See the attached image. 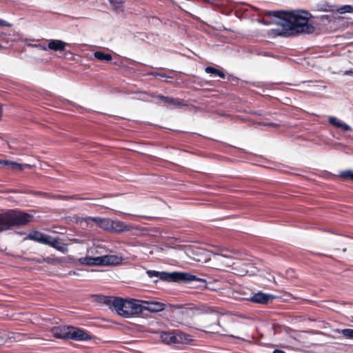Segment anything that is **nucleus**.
Segmentation results:
<instances>
[{"instance_id": "obj_1", "label": "nucleus", "mask_w": 353, "mask_h": 353, "mask_svg": "<svg viewBox=\"0 0 353 353\" xmlns=\"http://www.w3.org/2000/svg\"><path fill=\"white\" fill-rule=\"evenodd\" d=\"M267 15L283 19L285 28L298 33L311 34L314 31V27L308 23L314 17L307 10L268 11Z\"/></svg>"}, {"instance_id": "obj_2", "label": "nucleus", "mask_w": 353, "mask_h": 353, "mask_svg": "<svg viewBox=\"0 0 353 353\" xmlns=\"http://www.w3.org/2000/svg\"><path fill=\"white\" fill-rule=\"evenodd\" d=\"M33 216L20 211L10 210L0 214V231L7 230L14 226H23L30 223Z\"/></svg>"}, {"instance_id": "obj_3", "label": "nucleus", "mask_w": 353, "mask_h": 353, "mask_svg": "<svg viewBox=\"0 0 353 353\" xmlns=\"http://www.w3.org/2000/svg\"><path fill=\"white\" fill-rule=\"evenodd\" d=\"M112 306L119 315L125 318L143 312V305L138 300L115 299Z\"/></svg>"}, {"instance_id": "obj_4", "label": "nucleus", "mask_w": 353, "mask_h": 353, "mask_svg": "<svg viewBox=\"0 0 353 353\" xmlns=\"http://www.w3.org/2000/svg\"><path fill=\"white\" fill-rule=\"evenodd\" d=\"M159 279L168 282H179L184 283L199 280L195 275L182 272H160Z\"/></svg>"}, {"instance_id": "obj_5", "label": "nucleus", "mask_w": 353, "mask_h": 353, "mask_svg": "<svg viewBox=\"0 0 353 353\" xmlns=\"http://www.w3.org/2000/svg\"><path fill=\"white\" fill-rule=\"evenodd\" d=\"M162 341L167 345L189 343L192 341V336L180 330L162 332L160 334Z\"/></svg>"}, {"instance_id": "obj_6", "label": "nucleus", "mask_w": 353, "mask_h": 353, "mask_svg": "<svg viewBox=\"0 0 353 353\" xmlns=\"http://www.w3.org/2000/svg\"><path fill=\"white\" fill-rule=\"evenodd\" d=\"M79 262L83 265L90 266H105L119 263V259L115 255H104L96 257L85 256L79 259Z\"/></svg>"}, {"instance_id": "obj_7", "label": "nucleus", "mask_w": 353, "mask_h": 353, "mask_svg": "<svg viewBox=\"0 0 353 353\" xmlns=\"http://www.w3.org/2000/svg\"><path fill=\"white\" fill-rule=\"evenodd\" d=\"M92 339V336L83 330L70 326L68 339H72L78 341H88Z\"/></svg>"}, {"instance_id": "obj_8", "label": "nucleus", "mask_w": 353, "mask_h": 353, "mask_svg": "<svg viewBox=\"0 0 353 353\" xmlns=\"http://www.w3.org/2000/svg\"><path fill=\"white\" fill-rule=\"evenodd\" d=\"M70 326H57L51 328V333L57 339H68Z\"/></svg>"}, {"instance_id": "obj_9", "label": "nucleus", "mask_w": 353, "mask_h": 353, "mask_svg": "<svg viewBox=\"0 0 353 353\" xmlns=\"http://www.w3.org/2000/svg\"><path fill=\"white\" fill-rule=\"evenodd\" d=\"M274 299V296L270 294L259 292L251 296L250 300L253 303L266 304L270 301H272Z\"/></svg>"}, {"instance_id": "obj_10", "label": "nucleus", "mask_w": 353, "mask_h": 353, "mask_svg": "<svg viewBox=\"0 0 353 353\" xmlns=\"http://www.w3.org/2000/svg\"><path fill=\"white\" fill-rule=\"evenodd\" d=\"M68 46V43L58 39H51L49 40L48 44L47 46V50H51L56 52H62L65 50V47Z\"/></svg>"}, {"instance_id": "obj_11", "label": "nucleus", "mask_w": 353, "mask_h": 353, "mask_svg": "<svg viewBox=\"0 0 353 353\" xmlns=\"http://www.w3.org/2000/svg\"><path fill=\"white\" fill-rule=\"evenodd\" d=\"M144 303L145 305H143V311L145 310L152 312H157L165 309V304L159 302H145Z\"/></svg>"}, {"instance_id": "obj_12", "label": "nucleus", "mask_w": 353, "mask_h": 353, "mask_svg": "<svg viewBox=\"0 0 353 353\" xmlns=\"http://www.w3.org/2000/svg\"><path fill=\"white\" fill-rule=\"evenodd\" d=\"M49 235H46L39 231H32L29 233L28 239L45 244L48 243Z\"/></svg>"}, {"instance_id": "obj_13", "label": "nucleus", "mask_w": 353, "mask_h": 353, "mask_svg": "<svg viewBox=\"0 0 353 353\" xmlns=\"http://www.w3.org/2000/svg\"><path fill=\"white\" fill-rule=\"evenodd\" d=\"M328 122L330 125L336 127L338 128H341L342 130L347 132V131H351L352 128L347 125L345 123L342 122L339 119H338L335 117H329L328 118Z\"/></svg>"}, {"instance_id": "obj_14", "label": "nucleus", "mask_w": 353, "mask_h": 353, "mask_svg": "<svg viewBox=\"0 0 353 353\" xmlns=\"http://www.w3.org/2000/svg\"><path fill=\"white\" fill-rule=\"evenodd\" d=\"M46 245H49L61 252H65L67 251L65 245L61 243L58 238H54L49 236L48 243H46Z\"/></svg>"}, {"instance_id": "obj_15", "label": "nucleus", "mask_w": 353, "mask_h": 353, "mask_svg": "<svg viewBox=\"0 0 353 353\" xmlns=\"http://www.w3.org/2000/svg\"><path fill=\"white\" fill-rule=\"evenodd\" d=\"M111 230L114 231L116 232H121L124 231L130 230V227L127 225L124 222L119 221V220H112Z\"/></svg>"}, {"instance_id": "obj_16", "label": "nucleus", "mask_w": 353, "mask_h": 353, "mask_svg": "<svg viewBox=\"0 0 353 353\" xmlns=\"http://www.w3.org/2000/svg\"><path fill=\"white\" fill-rule=\"evenodd\" d=\"M152 97L159 99V102L162 103H170V104H172L174 105H181L183 104L182 101L178 99L170 98V97H165V96L161 95V94L157 95V96L152 95Z\"/></svg>"}, {"instance_id": "obj_17", "label": "nucleus", "mask_w": 353, "mask_h": 353, "mask_svg": "<svg viewBox=\"0 0 353 353\" xmlns=\"http://www.w3.org/2000/svg\"><path fill=\"white\" fill-rule=\"evenodd\" d=\"M314 10L320 12H334L335 10L334 6L330 5L327 3H317L314 7Z\"/></svg>"}, {"instance_id": "obj_18", "label": "nucleus", "mask_w": 353, "mask_h": 353, "mask_svg": "<svg viewBox=\"0 0 353 353\" xmlns=\"http://www.w3.org/2000/svg\"><path fill=\"white\" fill-rule=\"evenodd\" d=\"M90 219H92V216H86L79 219V222L83 228L92 230L94 228V222Z\"/></svg>"}, {"instance_id": "obj_19", "label": "nucleus", "mask_w": 353, "mask_h": 353, "mask_svg": "<svg viewBox=\"0 0 353 353\" xmlns=\"http://www.w3.org/2000/svg\"><path fill=\"white\" fill-rule=\"evenodd\" d=\"M93 55H94V58H96L100 61L109 62L112 60V57L110 54H106L101 51H96L94 52Z\"/></svg>"}, {"instance_id": "obj_20", "label": "nucleus", "mask_w": 353, "mask_h": 353, "mask_svg": "<svg viewBox=\"0 0 353 353\" xmlns=\"http://www.w3.org/2000/svg\"><path fill=\"white\" fill-rule=\"evenodd\" d=\"M205 71L206 73L219 76L222 79L225 78V74L222 71H220L215 68L208 66L205 68Z\"/></svg>"}, {"instance_id": "obj_21", "label": "nucleus", "mask_w": 353, "mask_h": 353, "mask_svg": "<svg viewBox=\"0 0 353 353\" xmlns=\"http://www.w3.org/2000/svg\"><path fill=\"white\" fill-rule=\"evenodd\" d=\"M111 219L103 218L102 221L100 223L99 227L105 230L110 231L112 225Z\"/></svg>"}, {"instance_id": "obj_22", "label": "nucleus", "mask_w": 353, "mask_h": 353, "mask_svg": "<svg viewBox=\"0 0 353 353\" xmlns=\"http://www.w3.org/2000/svg\"><path fill=\"white\" fill-rule=\"evenodd\" d=\"M314 18L319 19L323 25L332 22L334 19V17L332 14H323L319 17H314Z\"/></svg>"}, {"instance_id": "obj_23", "label": "nucleus", "mask_w": 353, "mask_h": 353, "mask_svg": "<svg viewBox=\"0 0 353 353\" xmlns=\"http://www.w3.org/2000/svg\"><path fill=\"white\" fill-rule=\"evenodd\" d=\"M25 44L27 47L37 48L42 50H47V46L45 43H32L30 42H28L27 41L25 42Z\"/></svg>"}, {"instance_id": "obj_24", "label": "nucleus", "mask_w": 353, "mask_h": 353, "mask_svg": "<svg viewBox=\"0 0 353 353\" xmlns=\"http://www.w3.org/2000/svg\"><path fill=\"white\" fill-rule=\"evenodd\" d=\"M336 10L341 14L352 13L353 12V7L349 5H345L337 8Z\"/></svg>"}, {"instance_id": "obj_25", "label": "nucleus", "mask_w": 353, "mask_h": 353, "mask_svg": "<svg viewBox=\"0 0 353 353\" xmlns=\"http://www.w3.org/2000/svg\"><path fill=\"white\" fill-rule=\"evenodd\" d=\"M340 333L346 339H353V329H343L341 330Z\"/></svg>"}, {"instance_id": "obj_26", "label": "nucleus", "mask_w": 353, "mask_h": 353, "mask_svg": "<svg viewBox=\"0 0 353 353\" xmlns=\"http://www.w3.org/2000/svg\"><path fill=\"white\" fill-rule=\"evenodd\" d=\"M340 176L344 179H350L353 181V172L350 170L343 171L340 173Z\"/></svg>"}, {"instance_id": "obj_27", "label": "nucleus", "mask_w": 353, "mask_h": 353, "mask_svg": "<svg viewBox=\"0 0 353 353\" xmlns=\"http://www.w3.org/2000/svg\"><path fill=\"white\" fill-rule=\"evenodd\" d=\"M8 167H10L12 169L17 170H22L23 169V165L11 161L9 162Z\"/></svg>"}, {"instance_id": "obj_28", "label": "nucleus", "mask_w": 353, "mask_h": 353, "mask_svg": "<svg viewBox=\"0 0 353 353\" xmlns=\"http://www.w3.org/2000/svg\"><path fill=\"white\" fill-rule=\"evenodd\" d=\"M159 273H160V272L155 271V270H148L147 271L148 276L151 279L154 278V277L159 278Z\"/></svg>"}, {"instance_id": "obj_29", "label": "nucleus", "mask_w": 353, "mask_h": 353, "mask_svg": "<svg viewBox=\"0 0 353 353\" xmlns=\"http://www.w3.org/2000/svg\"><path fill=\"white\" fill-rule=\"evenodd\" d=\"M149 74L154 76L155 77H165V78H170V79L172 78L171 77L167 76L164 73H159V72H151L149 73Z\"/></svg>"}, {"instance_id": "obj_30", "label": "nucleus", "mask_w": 353, "mask_h": 353, "mask_svg": "<svg viewBox=\"0 0 353 353\" xmlns=\"http://www.w3.org/2000/svg\"><path fill=\"white\" fill-rule=\"evenodd\" d=\"M102 219H103V218H101V217H98V216L92 217V219H90V220L94 222V225H96L99 227L100 223L102 221Z\"/></svg>"}, {"instance_id": "obj_31", "label": "nucleus", "mask_w": 353, "mask_h": 353, "mask_svg": "<svg viewBox=\"0 0 353 353\" xmlns=\"http://www.w3.org/2000/svg\"><path fill=\"white\" fill-rule=\"evenodd\" d=\"M0 26L9 27L10 26V24L6 21L0 19Z\"/></svg>"}, {"instance_id": "obj_32", "label": "nucleus", "mask_w": 353, "mask_h": 353, "mask_svg": "<svg viewBox=\"0 0 353 353\" xmlns=\"http://www.w3.org/2000/svg\"><path fill=\"white\" fill-rule=\"evenodd\" d=\"M9 162H10V161H8V160H0V164H3L6 166L9 165Z\"/></svg>"}, {"instance_id": "obj_33", "label": "nucleus", "mask_w": 353, "mask_h": 353, "mask_svg": "<svg viewBox=\"0 0 353 353\" xmlns=\"http://www.w3.org/2000/svg\"><path fill=\"white\" fill-rule=\"evenodd\" d=\"M260 125H267V126H273V125H275L274 123H259Z\"/></svg>"}, {"instance_id": "obj_34", "label": "nucleus", "mask_w": 353, "mask_h": 353, "mask_svg": "<svg viewBox=\"0 0 353 353\" xmlns=\"http://www.w3.org/2000/svg\"><path fill=\"white\" fill-rule=\"evenodd\" d=\"M109 2L111 3V4H116V3H121L122 2L120 1V2H118L116 0H108Z\"/></svg>"}, {"instance_id": "obj_35", "label": "nucleus", "mask_w": 353, "mask_h": 353, "mask_svg": "<svg viewBox=\"0 0 353 353\" xmlns=\"http://www.w3.org/2000/svg\"><path fill=\"white\" fill-rule=\"evenodd\" d=\"M350 73H352V71H350V70H346V71L345 72V74H350Z\"/></svg>"}, {"instance_id": "obj_36", "label": "nucleus", "mask_w": 353, "mask_h": 353, "mask_svg": "<svg viewBox=\"0 0 353 353\" xmlns=\"http://www.w3.org/2000/svg\"><path fill=\"white\" fill-rule=\"evenodd\" d=\"M38 194H39V195H42V196H44V195H46V193H43V192H38Z\"/></svg>"}, {"instance_id": "obj_37", "label": "nucleus", "mask_w": 353, "mask_h": 353, "mask_svg": "<svg viewBox=\"0 0 353 353\" xmlns=\"http://www.w3.org/2000/svg\"><path fill=\"white\" fill-rule=\"evenodd\" d=\"M1 48H2V46L0 45V49H1Z\"/></svg>"}]
</instances>
